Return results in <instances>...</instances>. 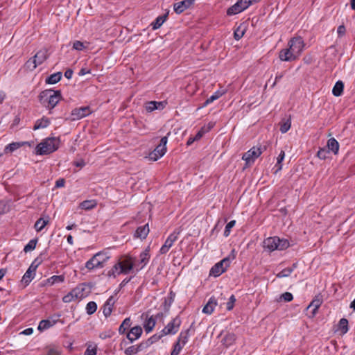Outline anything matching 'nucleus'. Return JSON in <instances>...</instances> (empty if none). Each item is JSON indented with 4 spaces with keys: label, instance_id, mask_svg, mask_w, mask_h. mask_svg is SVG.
<instances>
[{
    "label": "nucleus",
    "instance_id": "6e6d98bb",
    "mask_svg": "<svg viewBox=\"0 0 355 355\" xmlns=\"http://www.w3.org/2000/svg\"><path fill=\"white\" fill-rule=\"evenodd\" d=\"M243 35H244V31L243 30H241L240 28H238L234 31V37L235 40H239L243 36Z\"/></svg>",
    "mask_w": 355,
    "mask_h": 355
},
{
    "label": "nucleus",
    "instance_id": "39448f33",
    "mask_svg": "<svg viewBox=\"0 0 355 355\" xmlns=\"http://www.w3.org/2000/svg\"><path fill=\"white\" fill-rule=\"evenodd\" d=\"M88 292L86 291V284H81L73 288L69 293L62 297L64 303H69L75 300H82L87 297Z\"/></svg>",
    "mask_w": 355,
    "mask_h": 355
},
{
    "label": "nucleus",
    "instance_id": "4468645a",
    "mask_svg": "<svg viewBox=\"0 0 355 355\" xmlns=\"http://www.w3.org/2000/svg\"><path fill=\"white\" fill-rule=\"evenodd\" d=\"M180 234L179 231H173L166 239L164 242V244L161 247L159 252L162 254H166L169 249L172 247L173 243L177 241L178 238V234Z\"/></svg>",
    "mask_w": 355,
    "mask_h": 355
},
{
    "label": "nucleus",
    "instance_id": "c03bdc74",
    "mask_svg": "<svg viewBox=\"0 0 355 355\" xmlns=\"http://www.w3.org/2000/svg\"><path fill=\"white\" fill-rule=\"evenodd\" d=\"M291 119H287L280 123L279 130L282 133H286L291 128Z\"/></svg>",
    "mask_w": 355,
    "mask_h": 355
},
{
    "label": "nucleus",
    "instance_id": "09e8293b",
    "mask_svg": "<svg viewBox=\"0 0 355 355\" xmlns=\"http://www.w3.org/2000/svg\"><path fill=\"white\" fill-rule=\"evenodd\" d=\"M291 273L292 269H288V268H286L283 269L282 271H280L279 273H277L276 277L277 278L287 277H289Z\"/></svg>",
    "mask_w": 355,
    "mask_h": 355
},
{
    "label": "nucleus",
    "instance_id": "2f4dec72",
    "mask_svg": "<svg viewBox=\"0 0 355 355\" xmlns=\"http://www.w3.org/2000/svg\"><path fill=\"white\" fill-rule=\"evenodd\" d=\"M156 324L155 318L153 316H150L149 318L146 320L144 322V327L146 333L150 332L155 327Z\"/></svg>",
    "mask_w": 355,
    "mask_h": 355
},
{
    "label": "nucleus",
    "instance_id": "5fc2aeb1",
    "mask_svg": "<svg viewBox=\"0 0 355 355\" xmlns=\"http://www.w3.org/2000/svg\"><path fill=\"white\" fill-rule=\"evenodd\" d=\"M85 48L84 44L80 41H76L73 44V49L77 51H82Z\"/></svg>",
    "mask_w": 355,
    "mask_h": 355
},
{
    "label": "nucleus",
    "instance_id": "dca6fc26",
    "mask_svg": "<svg viewBox=\"0 0 355 355\" xmlns=\"http://www.w3.org/2000/svg\"><path fill=\"white\" fill-rule=\"evenodd\" d=\"M279 58L282 61L286 62L293 61L297 58L290 48L281 50L279 53Z\"/></svg>",
    "mask_w": 355,
    "mask_h": 355
},
{
    "label": "nucleus",
    "instance_id": "393cba45",
    "mask_svg": "<svg viewBox=\"0 0 355 355\" xmlns=\"http://www.w3.org/2000/svg\"><path fill=\"white\" fill-rule=\"evenodd\" d=\"M50 124V120L45 116H43L40 119H37L33 126V130H37L41 128H45Z\"/></svg>",
    "mask_w": 355,
    "mask_h": 355
},
{
    "label": "nucleus",
    "instance_id": "bf43d9fd",
    "mask_svg": "<svg viewBox=\"0 0 355 355\" xmlns=\"http://www.w3.org/2000/svg\"><path fill=\"white\" fill-rule=\"evenodd\" d=\"M345 33H346L345 26L343 24L340 25L337 28L338 36L339 37H342L345 35Z\"/></svg>",
    "mask_w": 355,
    "mask_h": 355
},
{
    "label": "nucleus",
    "instance_id": "8fccbe9b",
    "mask_svg": "<svg viewBox=\"0 0 355 355\" xmlns=\"http://www.w3.org/2000/svg\"><path fill=\"white\" fill-rule=\"evenodd\" d=\"M125 355H134L139 353L138 347L137 345H132L125 349Z\"/></svg>",
    "mask_w": 355,
    "mask_h": 355
},
{
    "label": "nucleus",
    "instance_id": "49530a36",
    "mask_svg": "<svg viewBox=\"0 0 355 355\" xmlns=\"http://www.w3.org/2000/svg\"><path fill=\"white\" fill-rule=\"evenodd\" d=\"M329 152L330 151L328 149H326L325 148H321L317 153V157L320 159H325L328 157Z\"/></svg>",
    "mask_w": 355,
    "mask_h": 355
},
{
    "label": "nucleus",
    "instance_id": "7c9ffc66",
    "mask_svg": "<svg viewBox=\"0 0 355 355\" xmlns=\"http://www.w3.org/2000/svg\"><path fill=\"white\" fill-rule=\"evenodd\" d=\"M96 205L97 202L95 200H86L80 204V207L83 209L90 210L96 207Z\"/></svg>",
    "mask_w": 355,
    "mask_h": 355
},
{
    "label": "nucleus",
    "instance_id": "6e6552de",
    "mask_svg": "<svg viewBox=\"0 0 355 355\" xmlns=\"http://www.w3.org/2000/svg\"><path fill=\"white\" fill-rule=\"evenodd\" d=\"M230 258L226 257L220 261L216 263L210 270L209 275L215 277H219L221 274L225 272L227 268L230 266Z\"/></svg>",
    "mask_w": 355,
    "mask_h": 355
},
{
    "label": "nucleus",
    "instance_id": "680f3d73",
    "mask_svg": "<svg viewBox=\"0 0 355 355\" xmlns=\"http://www.w3.org/2000/svg\"><path fill=\"white\" fill-rule=\"evenodd\" d=\"M84 355H96V349L95 347L91 348L89 346L85 350Z\"/></svg>",
    "mask_w": 355,
    "mask_h": 355
},
{
    "label": "nucleus",
    "instance_id": "c9c22d12",
    "mask_svg": "<svg viewBox=\"0 0 355 355\" xmlns=\"http://www.w3.org/2000/svg\"><path fill=\"white\" fill-rule=\"evenodd\" d=\"M190 329H188L185 331H182L178 337V341H180L182 345H185L189 340Z\"/></svg>",
    "mask_w": 355,
    "mask_h": 355
},
{
    "label": "nucleus",
    "instance_id": "6ab92c4d",
    "mask_svg": "<svg viewBox=\"0 0 355 355\" xmlns=\"http://www.w3.org/2000/svg\"><path fill=\"white\" fill-rule=\"evenodd\" d=\"M148 224H146L142 226H139L137 228L134 236L140 239H145L149 233Z\"/></svg>",
    "mask_w": 355,
    "mask_h": 355
},
{
    "label": "nucleus",
    "instance_id": "e433bc0d",
    "mask_svg": "<svg viewBox=\"0 0 355 355\" xmlns=\"http://www.w3.org/2000/svg\"><path fill=\"white\" fill-rule=\"evenodd\" d=\"M27 144L28 142H12L6 146L5 150L6 152H13L14 150Z\"/></svg>",
    "mask_w": 355,
    "mask_h": 355
},
{
    "label": "nucleus",
    "instance_id": "1a4fd4ad",
    "mask_svg": "<svg viewBox=\"0 0 355 355\" xmlns=\"http://www.w3.org/2000/svg\"><path fill=\"white\" fill-rule=\"evenodd\" d=\"M250 6V0H237L233 6L227 10V15L232 16L241 13Z\"/></svg>",
    "mask_w": 355,
    "mask_h": 355
},
{
    "label": "nucleus",
    "instance_id": "ddd939ff",
    "mask_svg": "<svg viewBox=\"0 0 355 355\" xmlns=\"http://www.w3.org/2000/svg\"><path fill=\"white\" fill-rule=\"evenodd\" d=\"M92 111L91 110V107L89 106H83L80 107H76L72 110L71 113V120H79L81 119L88 115H89Z\"/></svg>",
    "mask_w": 355,
    "mask_h": 355
},
{
    "label": "nucleus",
    "instance_id": "9b49d317",
    "mask_svg": "<svg viewBox=\"0 0 355 355\" xmlns=\"http://www.w3.org/2000/svg\"><path fill=\"white\" fill-rule=\"evenodd\" d=\"M291 51L298 58L303 51L304 42L301 37L292 38L288 42Z\"/></svg>",
    "mask_w": 355,
    "mask_h": 355
},
{
    "label": "nucleus",
    "instance_id": "f257e3e1",
    "mask_svg": "<svg viewBox=\"0 0 355 355\" xmlns=\"http://www.w3.org/2000/svg\"><path fill=\"white\" fill-rule=\"evenodd\" d=\"M38 97L41 104L51 110L57 105L62 96L60 90L46 89Z\"/></svg>",
    "mask_w": 355,
    "mask_h": 355
},
{
    "label": "nucleus",
    "instance_id": "9d476101",
    "mask_svg": "<svg viewBox=\"0 0 355 355\" xmlns=\"http://www.w3.org/2000/svg\"><path fill=\"white\" fill-rule=\"evenodd\" d=\"M261 153V148L254 146L243 155L242 159L245 161L246 165H250Z\"/></svg>",
    "mask_w": 355,
    "mask_h": 355
},
{
    "label": "nucleus",
    "instance_id": "aec40b11",
    "mask_svg": "<svg viewBox=\"0 0 355 355\" xmlns=\"http://www.w3.org/2000/svg\"><path fill=\"white\" fill-rule=\"evenodd\" d=\"M114 303L115 300L113 296H110L105 302L103 306V313L106 318L111 315Z\"/></svg>",
    "mask_w": 355,
    "mask_h": 355
},
{
    "label": "nucleus",
    "instance_id": "58836bf2",
    "mask_svg": "<svg viewBox=\"0 0 355 355\" xmlns=\"http://www.w3.org/2000/svg\"><path fill=\"white\" fill-rule=\"evenodd\" d=\"M131 326V320L130 318H125L119 328L120 334H123L126 330Z\"/></svg>",
    "mask_w": 355,
    "mask_h": 355
},
{
    "label": "nucleus",
    "instance_id": "f03ea898",
    "mask_svg": "<svg viewBox=\"0 0 355 355\" xmlns=\"http://www.w3.org/2000/svg\"><path fill=\"white\" fill-rule=\"evenodd\" d=\"M134 267V261L132 257H126L119 259L108 271L109 276L116 277L121 274H128Z\"/></svg>",
    "mask_w": 355,
    "mask_h": 355
},
{
    "label": "nucleus",
    "instance_id": "de8ad7c7",
    "mask_svg": "<svg viewBox=\"0 0 355 355\" xmlns=\"http://www.w3.org/2000/svg\"><path fill=\"white\" fill-rule=\"evenodd\" d=\"M184 345L180 343V341H178L174 344L173 349L171 352V355H178L182 349Z\"/></svg>",
    "mask_w": 355,
    "mask_h": 355
},
{
    "label": "nucleus",
    "instance_id": "052dcab7",
    "mask_svg": "<svg viewBox=\"0 0 355 355\" xmlns=\"http://www.w3.org/2000/svg\"><path fill=\"white\" fill-rule=\"evenodd\" d=\"M8 206L3 201H0V214H3L8 211Z\"/></svg>",
    "mask_w": 355,
    "mask_h": 355
},
{
    "label": "nucleus",
    "instance_id": "c85d7f7f",
    "mask_svg": "<svg viewBox=\"0 0 355 355\" xmlns=\"http://www.w3.org/2000/svg\"><path fill=\"white\" fill-rule=\"evenodd\" d=\"M64 275H53L46 280L44 285L53 286L55 284L62 283L64 281Z\"/></svg>",
    "mask_w": 355,
    "mask_h": 355
},
{
    "label": "nucleus",
    "instance_id": "bb28decb",
    "mask_svg": "<svg viewBox=\"0 0 355 355\" xmlns=\"http://www.w3.org/2000/svg\"><path fill=\"white\" fill-rule=\"evenodd\" d=\"M327 146L329 151H332L334 154L336 155L339 150V144L335 138H330L327 141Z\"/></svg>",
    "mask_w": 355,
    "mask_h": 355
},
{
    "label": "nucleus",
    "instance_id": "f704fd0d",
    "mask_svg": "<svg viewBox=\"0 0 355 355\" xmlns=\"http://www.w3.org/2000/svg\"><path fill=\"white\" fill-rule=\"evenodd\" d=\"M49 223L48 219L40 218L35 223L34 227L37 232L42 231L44 227Z\"/></svg>",
    "mask_w": 355,
    "mask_h": 355
},
{
    "label": "nucleus",
    "instance_id": "4d7b16f0",
    "mask_svg": "<svg viewBox=\"0 0 355 355\" xmlns=\"http://www.w3.org/2000/svg\"><path fill=\"white\" fill-rule=\"evenodd\" d=\"M281 298L283 299L285 302H291L293 299V296L292 293L289 292H285L281 295Z\"/></svg>",
    "mask_w": 355,
    "mask_h": 355
},
{
    "label": "nucleus",
    "instance_id": "423d86ee",
    "mask_svg": "<svg viewBox=\"0 0 355 355\" xmlns=\"http://www.w3.org/2000/svg\"><path fill=\"white\" fill-rule=\"evenodd\" d=\"M49 57L48 50L42 49L25 63V67L30 71H33L38 65L42 64Z\"/></svg>",
    "mask_w": 355,
    "mask_h": 355
},
{
    "label": "nucleus",
    "instance_id": "4be33fe9",
    "mask_svg": "<svg viewBox=\"0 0 355 355\" xmlns=\"http://www.w3.org/2000/svg\"><path fill=\"white\" fill-rule=\"evenodd\" d=\"M236 339V336L234 333H227L222 339V343L225 347L232 345Z\"/></svg>",
    "mask_w": 355,
    "mask_h": 355
},
{
    "label": "nucleus",
    "instance_id": "13d9d810",
    "mask_svg": "<svg viewBox=\"0 0 355 355\" xmlns=\"http://www.w3.org/2000/svg\"><path fill=\"white\" fill-rule=\"evenodd\" d=\"M137 346L138 347L139 352H141L144 349H147L148 347H149L150 345L149 343L146 340L145 341L141 342V343H139Z\"/></svg>",
    "mask_w": 355,
    "mask_h": 355
},
{
    "label": "nucleus",
    "instance_id": "5701e85b",
    "mask_svg": "<svg viewBox=\"0 0 355 355\" xmlns=\"http://www.w3.org/2000/svg\"><path fill=\"white\" fill-rule=\"evenodd\" d=\"M85 267L88 270H92L96 268H103V266L101 265V262L98 261L97 256L94 254L89 260L86 262Z\"/></svg>",
    "mask_w": 355,
    "mask_h": 355
},
{
    "label": "nucleus",
    "instance_id": "864d4df0",
    "mask_svg": "<svg viewBox=\"0 0 355 355\" xmlns=\"http://www.w3.org/2000/svg\"><path fill=\"white\" fill-rule=\"evenodd\" d=\"M235 302V296L234 295H232L229 298V301L227 303V309L228 311H231L233 309Z\"/></svg>",
    "mask_w": 355,
    "mask_h": 355
},
{
    "label": "nucleus",
    "instance_id": "338daca9",
    "mask_svg": "<svg viewBox=\"0 0 355 355\" xmlns=\"http://www.w3.org/2000/svg\"><path fill=\"white\" fill-rule=\"evenodd\" d=\"M65 184V180L63 178H60L55 182V187L60 188L63 187Z\"/></svg>",
    "mask_w": 355,
    "mask_h": 355
},
{
    "label": "nucleus",
    "instance_id": "0e129e2a",
    "mask_svg": "<svg viewBox=\"0 0 355 355\" xmlns=\"http://www.w3.org/2000/svg\"><path fill=\"white\" fill-rule=\"evenodd\" d=\"M37 259H36L31 264V266H29V268H28V270H31V272L32 273H35L40 262H38L37 263L35 264V262L37 261Z\"/></svg>",
    "mask_w": 355,
    "mask_h": 355
},
{
    "label": "nucleus",
    "instance_id": "a211bd4d",
    "mask_svg": "<svg viewBox=\"0 0 355 355\" xmlns=\"http://www.w3.org/2000/svg\"><path fill=\"white\" fill-rule=\"evenodd\" d=\"M322 303V298L320 295H315L310 304L308 306L307 309L312 308L311 317H314L318 311V308Z\"/></svg>",
    "mask_w": 355,
    "mask_h": 355
},
{
    "label": "nucleus",
    "instance_id": "cd10ccee",
    "mask_svg": "<svg viewBox=\"0 0 355 355\" xmlns=\"http://www.w3.org/2000/svg\"><path fill=\"white\" fill-rule=\"evenodd\" d=\"M343 89H344L343 82L341 80H338L333 87V89H332L333 95L336 97L341 96L343 93Z\"/></svg>",
    "mask_w": 355,
    "mask_h": 355
},
{
    "label": "nucleus",
    "instance_id": "f8f14e48",
    "mask_svg": "<svg viewBox=\"0 0 355 355\" xmlns=\"http://www.w3.org/2000/svg\"><path fill=\"white\" fill-rule=\"evenodd\" d=\"M181 324V320L179 317L173 318L162 330V335L175 334Z\"/></svg>",
    "mask_w": 355,
    "mask_h": 355
},
{
    "label": "nucleus",
    "instance_id": "e2e57ef3",
    "mask_svg": "<svg viewBox=\"0 0 355 355\" xmlns=\"http://www.w3.org/2000/svg\"><path fill=\"white\" fill-rule=\"evenodd\" d=\"M207 132V130H205V128L202 127L198 132L197 134L196 135V136L194 137V139L195 140H198L200 139L202 136L203 135Z\"/></svg>",
    "mask_w": 355,
    "mask_h": 355
},
{
    "label": "nucleus",
    "instance_id": "c756f323",
    "mask_svg": "<svg viewBox=\"0 0 355 355\" xmlns=\"http://www.w3.org/2000/svg\"><path fill=\"white\" fill-rule=\"evenodd\" d=\"M168 17V13L164 14L163 15L159 16L156 18L155 21L151 24L152 28L153 30H157L161 27V26L164 24L166 19Z\"/></svg>",
    "mask_w": 355,
    "mask_h": 355
},
{
    "label": "nucleus",
    "instance_id": "3c124183",
    "mask_svg": "<svg viewBox=\"0 0 355 355\" xmlns=\"http://www.w3.org/2000/svg\"><path fill=\"white\" fill-rule=\"evenodd\" d=\"M235 223H236L235 220H231L226 225L225 230H224V236L225 237H227L230 235L231 229L235 225Z\"/></svg>",
    "mask_w": 355,
    "mask_h": 355
},
{
    "label": "nucleus",
    "instance_id": "37998d69",
    "mask_svg": "<svg viewBox=\"0 0 355 355\" xmlns=\"http://www.w3.org/2000/svg\"><path fill=\"white\" fill-rule=\"evenodd\" d=\"M97 304L95 302L91 301L86 306V311L88 315H92L96 312Z\"/></svg>",
    "mask_w": 355,
    "mask_h": 355
},
{
    "label": "nucleus",
    "instance_id": "20e7f679",
    "mask_svg": "<svg viewBox=\"0 0 355 355\" xmlns=\"http://www.w3.org/2000/svg\"><path fill=\"white\" fill-rule=\"evenodd\" d=\"M263 248L269 252L275 250H283L288 248L290 245L287 239H281L277 236L268 237L264 239Z\"/></svg>",
    "mask_w": 355,
    "mask_h": 355
},
{
    "label": "nucleus",
    "instance_id": "b1692460",
    "mask_svg": "<svg viewBox=\"0 0 355 355\" xmlns=\"http://www.w3.org/2000/svg\"><path fill=\"white\" fill-rule=\"evenodd\" d=\"M96 255L97 256L98 260L99 262H101V265H102L103 267H104L105 263L110 258V254L107 249L96 253Z\"/></svg>",
    "mask_w": 355,
    "mask_h": 355
},
{
    "label": "nucleus",
    "instance_id": "4c0bfd02",
    "mask_svg": "<svg viewBox=\"0 0 355 355\" xmlns=\"http://www.w3.org/2000/svg\"><path fill=\"white\" fill-rule=\"evenodd\" d=\"M35 275V273H32L31 272V270H27L24 276L22 277L21 283L24 284L25 286L28 285L31 280L34 278Z\"/></svg>",
    "mask_w": 355,
    "mask_h": 355
},
{
    "label": "nucleus",
    "instance_id": "69168bd1",
    "mask_svg": "<svg viewBox=\"0 0 355 355\" xmlns=\"http://www.w3.org/2000/svg\"><path fill=\"white\" fill-rule=\"evenodd\" d=\"M46 355H60V352L57 349L51 348L48 350Z\"/></svg>",
    "mask_w": 355,
    "mask_h": 355
},
{
    "label": "nucleus",
    "instance_id": "0eeeda50",
    "mask_svg": "<svg viewBox=\"0 0 355 355\" xmlns=\"http://www.w3.org/2000/svg\"><path fill=\"white\" fill-rule=\"evenodd\" d=\"M168 141V136H164L161 138L160 143L156 146L153 151L150 153L148 158L152 161H157L166 152V144Z\"/></svg>",
    "mask_w": 355,
    "mask_h": 355
},
{
    "label": "nucleus",
    "instance_id": "7ed1b4c3",
    "mask_svg": "<svg viewBox=\"0 0 355 355\" xmlns=\"http://www.w3.org/2000/svg\"><path fill=\"white\" fill-rule=\"evenodd\" d=\"M60 139L55 137L47 138L40 143L35 148L37 155H48L59 148Z\"/></svg>",
    "mask_w": 355,
    "mask_h": 355
},
{
    "label": "nucleus",
    "instance_id": "ea45409f",
    "mask_svg": "<svg viewBox=\"0 0 355 355\" xmlns=\"http://www.w3.org/2000/svg\"><path fill=\"white\" fill-rule=\"evenodd\" d=\"M338 327L342 334H345L348 330V320L346 318H341L338 322Z\"/></svg>",
    "mask_w": 355,
    "mask_h": 355
},
{
    "label": "nucleus",
    "instance_id": "a878e982",
    "mask_svg": "<svg viewBox=\"0 0 355 355\" xmlns=\"http://www.w3.org/2000/svg\"><path fill=\"white\" fill-rule=\"evenodd\" d=\"M57 320H42L40 322L37 329L39 331H43L53 327L54 324H55Z\"/></svg>",
    "mask_w": 355,
    "mask_h": 355
},
{
    "label": "nucleus",
    "instance_id": "a18cd8bd",
    "mask_svg": "<svg viewBox=\"0 0 355 355\" xmlns=\"http://www.w3.org/2000/svg\"><path fill=\"white\" fill-rule=\"evenodd\" d=\"M37 239H31L24 247V251L25 252H28L31 250H33L35 248L37 245Z\"/></svg>",
    "mask_w": 355,
    "mask_h": 355
},
{
    "label": "nucleus",
    "instance_id": "79ce46f5",
    "mask_svg": "<svg viewBox=\"0 0 355 355\" xmlns=\"http://www.w3.org/2000/svg\"><path fill=\"white\" fill-rule=\"evenodd\" d=\"M162 105L161 102L150 101L146 103V110L147 112H150L155 110L158 109V107Z\"/></svg>",
    "mask_w": 355,
    "mask_h": 355
},
{
    "label": "nucleus",
    "instance_id": "412c9836",
    "mask_svg": "<svg viewBox=\"0 0 355 355\" xmlns=\"http://www.w3.org/2000/svg\"><path fill=\"white\" fill-rule=\"evenodd\" d=\"M216 305L217 300L215 299L214 297H211L207 303L206 304V305L203 307L202 312L204 313L210 315L214 312Z\"/></svg>",
    "mask_w": 355,
    "mask_h": 355
},
{
    "label": "nucleus",
    "instance_id": "774afa93",
    "mask_svg": "<svg viewBox=\"0 0 355 355\" xmlns=\"http://www.w3.org/2000/svg\"><path fill=\"white\" fill-rule=\"evenodd\" d=\"M284 157H285V153L284 150H281L279 155H278L277 157V162H278V164H281L284 159Z\"/></svg>",
    "mask_w": 355,
    "mask_h": 355
},
{
    "label": "nucleus",
    "instance_id": "a19ab883",
    "mask_svg": "<svg viewBox=\"0 0 355 355\" xmlns=\"http://www.w3.org/2000/svg\"><path fill=\"white\" fill-rule=\"evenodd\" d=\"M139 258H140V261H139V263L141 265L140 269L143 268L146 264L148 262V260H149V258H150V255H149V253L148 252V250H146L144 252H142L141 254H140V256H139Z\"/></svg>",
    "mask_w": 355,
    "mask_h": 355
},
{
    "label": "nucleus",
    "instance_id": "603ef678",
    "mask_svg": "<svg viewBox=\"0 0 355 355\" xmlns=\"http://www.w3.org/2000/svg\"><path fill=\"white\" fill-rule=\"evenodd\" d=\"M164 336L162 335V333L161 332L160 334H155L153 336L150 337L148 339H147V341L149 343L150 345H153L154 343H156L158 341L160 338H162Z\"/></svg>",
    "mask_w": 355,
    "mask_h": 355
},
{
    "label": "nucleus",
    "instance_id": "2eb2a0df",
    "mask_svg": "<svg viewBox=\"0 0 355 355\" xmlns=\"http://www.w3.org/2000/svg\"><path fill=\"white\" fill-rule=\"evenodd\" d=\"M196 0H182L173 4V10L177 14H181L187 9L191 7Z\"/></svg>",
    "mask_w": 355,
    "mask_h": 355
},
{
    "label": "nucleus",
    "instance_id": "473e14b6",
    "mask_svg": "<svg viewBox=\"0 0 355 355\" xmlns=\"http://www.w3.org/2000/svg\"><path fill=\"white\" fill-rule=\"evenodd\" d=\"M61 78H62V73L57 72V73H53V74L50 75L49 77H47L45 82L47 84H55V83H58Z\"/></svg>",
    "mask_w": 355,
    "mask_h": 355
},
{
    "label": "nucleus",
    "instance_id": "72a5a7b5",
    "mask_svg": "<svg viewBox=\"0 0 355 355\" xmlns=\"http://www.w3.org/2000/svg\"><path fill=\"white\" fill-rule=\"evenodd\" d=\"M224 94L225 92L223 91H216L214 94H212L205 101L203 106H207V105L213 103L214 101L217 100L220 96H222Z\"/></svg>",
    "mask_w": 355,
    "mask_h": 355
},
{
    "label": "nucleus",
    "instance_id": "f3484780",
    "mask_svg": "<svg viewBox=\"0 0 355 355\" xmlns=\"http://www.w3.org/2000/svg\"><path fill=\"white\" fill-rule=\"evenodd\" d=\"M143 330L140 326H135L130 330L127 334V338L130 343H133L135 340L138 339L142 334Z\"/></svg>",
    "mask_w": 355,
    "mask_h": 355
}]
</instances>
